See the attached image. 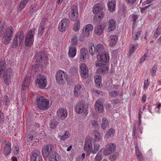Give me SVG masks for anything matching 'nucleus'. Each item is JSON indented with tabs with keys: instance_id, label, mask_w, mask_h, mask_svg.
<instances>
[{
	"instance_id": "obj_1",
	"label": "nucleus",
	"mask_w": 161,
	"mask_h": 161,
	"mask_svg": "<svg viewBox=\"0 0 161 161\" xmlns=\"http://www.w3.org/2000/svg\"><path fill=\"white\" fill-rule=\"evenodd\" d=\"M7 64L6 62L2 60L0 62V77H1L3 73V77L4 82L7 85H8L11 82V77L13 75V73L12 69L8 68L6 70Z\"/></svg>"
},
{
	"instance_id": "obj_2",
	"label": "nucleus",
	"mask_w": 161,
	"mask_h": 161,
	"mask_svg": "<svg viewBox=\"0 0 161 161\" xmlns=\"http://www.w3.org/2000/svg\"><path fill=\"white\" fill-rule=\"evenodd\" d=\"M105 6L104 3H100L96 4L92 8V12L94 14H96L93 18V22L95 24H96L98 22L97 17L100 19L102 20L104 15V11L105 10Z\"/></svg>"
},
{
	"instance_id": "obj_3",
	"label": "nucleus",
	"mask_w": 161,
	"mask_h": 161,
	"mask_svg": "<svg viewBox=\"0 0 161 161\" xmlns=\"http://www.w3.org/2000/svg\"><path fill=\"white\" fill-rule=\"evenodd\" d=\"M36 100L37 107L41 110H46L49 108L51 106V105L49 104V99L46 98L43 96H37Z\"/></svg>"
},
{
	"instance_id": "obj_4",
	"label": "nucleus",
	"mask_w": 161,
	"mask_h": 161,
	"mask_svg": "<svg viewBox=\"0 0 161 161\" xmlns=\"http://www.w3.org/2000/svg\"><path fill=\"white\" fill-rule=\"evenodd\" d=\"M14 28L12 26H10L5 30V32L4 33L2 39V42L5 44H8L13 37Z\"/></svg>"
},
{
	"instance_id": "obj_5",
	"label": "nucleus",
	"mask_w": 161,
	"mask_h": 161,
	"mask_svg": "<svg viewBox=\"0 0 161 161\" xmlns=\"http://www.w3.org/2000/svg\"><path fill=\"white\" fill-rule=\"evenodd\" d=\"M24 33L21 31L16 34L14 36L12 43V46L13 48H16L19 46L24 38Z\"/></svg>"
},
{
	"instance_id": "obj_6",
	"label": "nucleus",
	"mask_w": 161,
	"mask_h": 161,
	"mask_svg": "<svg viewBox=\"0 0 161 161\" xmlns=\"http://www.w3.org/2000/svg\"><path fill=\"white\" fill-rule=\"evenodd\" d=\"M35 31L36 29L33 28L28 31L25 41L26 46H29L32 44L34 41V37Z\"/></svg>"
},
{
	"instance_id": "obj_7",
	"label": "nucleus",
	"mask_w": 161,
	"mask_h": 161,
	"mask_svg": "<svg viewBox=\"0 0 161 161\" xmlns=\"http://www.w3.org/2000/svg\"><path fill=\"white\" fill-rule=\"evenodd\" d=\"M54 149V146L52 144H48L46 145L43 146L42 149V152L44 158H47L49 154L50 155L53 152V151Z\"/></svg>"
},
{
	"instance_id": "obj_8",
	"label": "nucleus",
	"mask_w": 161,
	"mask_h": 161,
	"mask_svg": "<svg viewBox=\"0 0 161 161\" xmlns=\"http://www.w3.org/2000/svg\"><path fill=\"white\" fill-rule=\"evenodd\" d=\"M67 77L66 73L61 70L58 71L56 74V80L57 82L59 84H63Z\"/></svg>"
},
{
	"instance_id": "obj_9",
	"label": "nucleus",
	"mask_w": 161,
	"mask_h": 161,
	"mask_svg": "<svg viewBox=\"0 0 161 161\" xmlns=\"http://www.w3.org/2000/svg\"><path fill=\"white\" fill-rule=\"evenodd\" d=\"M36 83L38 85L40 88H44L46 86L47 84L46 77L43 75H39L37 76Z\"/></svg>"
},
{
	"instance_id": "obj_10",
	"label": "nucleus",
	"mask_w": 161,
	"mask_h": 161,
	"mask_svg": "<svg viewBox=\"0 0 161 161\" xmlns=\"http://www.w3.org/2000/svg\"><path fill=\"white\" fill-rule=\"evenodd\" d=\"M69 20L68 18H65L62 20L59 24V30L61 32H65L69 26Z\"/></svg>"
},
{
	"instance_id": "obj_11",
	"label": "nucleus",
	"mask_w": 161,
	"mask_h": 161,
	"mask_svg": "<svg viewBox=\"0 0 161 161\" xmlns=\"http://www.w3.org/2000/svg\"><path fill=\"white\" fill-rule=\"evenodd\" d=\"M30 161H42V156L40 152L38 150L32 151L30 154Z\"/></svg>"
},
{
	"instance_id": "obj_12",
	"label": "nucleus",
	"mask_w": 161,
	"mask_h": 161,
	"mask_svg": "<svg viewBox=\"0 0 161 161\" xmlns=\"http://www.w3.org/2000/svg\"><path fill=\"white\" fill-rule=\"evenodd\" d=\"M70 19L73 21L77 20L78 14L77 7L75 5H73L71 8V10L69 11Z\"/></svg>"
},
{
	"instance_id": "obj_13",
	"label": "nucleus",
	"mask_w": 161,
	"mask_h": 161,
	"mask_svg": "<svg viewBox=\"0 0 161 161\" xmlns=\"http://www.w3.org/2000/svg\"><path fill=\"white\" fill-rule=\"evenodd\" d=\"M116 146L113 143L107 144L106 146V148L103 151V154L107 155L111 154L115 151Z\"/></svg>"
},
{
	"instance_id": "obj_14",
	"label": "nucleus",
	"mask_w": 161,
	"mask_h": 161,
	"mask_svg": "<svg viewBox=\"0 0 161 161\" xmlns=\"http://www.w3.org/2000/svg\"><path fill=\"white\" fill-rule=\"evenodd\" d=\"M47 57V53L41 52L38 53L37 55L36 56V58L37 62H39L40 64L42 65L43 62L45 63L46 61Z\"/></svg>"
},
{
	"instance_id": "obj_15",
	"label": "nucleus",
	"mask_w": 161,
	"mask_h": 161,
	"mask_svg": "<svg viewBox=\"0 0 161 161\" xmlns=\"http://www.w3.org/2000/svg\"><path fill=\"white\" fill-rule=\"evenodd\" d=\"M97 58L100 62L103 63V64H105L109 60V57L107 53L104 52L103 54H98Z\"/></svg>"
},
{
	"instance_id": "obj_16",
	"label": "nucleus",
	"mask_w": 161,
	"mask_h": 161,
	"mask_svg": "<svg viewBox=\"0 0 161 161\" xmlns=\"http://www.w3.org/2000/svg\"><path fill=\"white\" fill-rule=\"evenodd\" d=\"M80 75L83 78H86L88 76V68L85 64H82L80 66Z\"/></svg>"
},
{
	"instance_id": "obj_17",
	"label": "nucleus",
	"mask_w": 161,
	"mask_h": 161,
	"mask_svg": "<svg viewBox=\"0 0 161 161\" xmlns=\"http://www.w3.org/2000/svg\"><path fill=\"white\" fill-rule=\"evenodd\" d=\"M84 150L87 152L89 155L91 153H92V144L91 140L90 139H86L84 146Z\"/></svg>"
},
{
	"instance_id": "obj_18",
	"label": "nucleus",
	"mask_w": 161,
	"mask_h": 161,
	"mask_svg": "<svg viewBox=\"0 0 161 161\" xmlns=\"http://www.w3.org/2000/svg\"><path fill=\"white\" fill-rule=\"evenodd\" d=\"M75 111L78 114H81L84 112L86 113L87 110L84 108V105L82 103H77L75 107Z\"/></svg>"
},
{
	"instance_id": "obj_19",
	"label": "nucleus",
	"mask_w": 161,
	"mask_h": 161,
	"mask_svg": "<svg viewBox=\"0 0 161 161\" xmlns=\"http://www.w3.org/2000/svg\"><path fill=\"white\" fill-rule=\"evenodd\" d=\"M88 50L86 48L83 47L80 50V59L83 62H85L87 57Z\"/></svg>"
},
{
	"instance_id": "obj_20",
	"label": "nucleus",
	"mask_w": 161,
	"mask_h": 161,
	"mask_svg": "<svg viewBox=\"0 0 161 161\" xmlns=\"http://www.w3.org/2000/svg\"><path fill=\"white\" fill-rule=\"evenodd\" d=\"M93 29V26L91 24L86 25L83 29V34L84 36L88 37L90 35V32Z\"/></svg>"
},
{
	"instance_id": "obj_21",
	"label": "nucleus",
	"mask_w": 161,
	"mask_h": 161,
	"mask_svg": "<svg viewBox=\"0 0 161 161\" xmlns=\"http://www.w3.org/2000/svg\"><path fill=\"white\" fill-rule=\"evenodd\" d=\"M96 111L99 113H102L104 110L102 103L99 100H97L95 105Z\"/></svg>"
},
{
	"instance_id": "obj_22",
	"label": "nucleus",
	"mask_w": 161,
	"mask_h": 161,
	"mask_svg": "<svg viewBox=\"0 0 161 161\" xmlns=\"http://www.w3.org/2000/svg\"><path fill=\"white\" fill-rule=\"evenodd\" d=\"M107 31L110 32L114 31L116 28V21L113 19H110L108 22Z\"/></svg>"
},
{
	"instance_id": "obj_23",
	"label": "nucleus",
	"mask_w": 161,
	"mask_h": 161,
	"mask_svg": "<svg viewBox=\"0 0 161 161\" xmlns=\"http://www.w3.org/2000/svg\"><path fill=\"white\" fill-rule=\"evenodd\" d=\"M60 158L59 155L57 152H53L49 155V161H58Z\"/></svg>"
},
{
	"instance_id": "obj_24",
	"label": "nucleus",
	"mask_w": 161,
	"mask_h": 161,
	"mask_svg": "<svg viewBox=\"0 0 161 161\" xmlns=\"http://www.w3.org/2000/svg\"><path fill=\"white\" fill-rule=\"evenodd\" d=\"M58 116L61 119L65 118L67 115V113L66 110L61 108L59 109L57 112Z\"/></svg>"
},
{
	"instance_id": "obj_25",
	"label": "nucleus",
	"mask_w": 161,
	"mask_h": 161,
	"mask_svg": "<svg viewBox=\"0 0 161 161\" xmlns=\"http://www.w3.org/2000/svg\"><path fill=\"white\" fill-rule=\"evenodd\" d=\"M107 5L108 10L113 12L115 9L116 2L114 0H110L108 3Z\"/></svg>"
},
{
	"instance_id": "obj_26",
	"label": "nucleus",
	"mask_w": 161,
	"mask_h": 161,
	"mask_svg": "<svg viewBox=\"0 0 161 161\" xmlns=\"http://www.w3.org/2000/svg\"><path fill=\"white\" fill-rule=\"evenodd\" d=\"M96 54H103L105 52L103 46L101 44H98L95 46Z\"/></svg>"
},
{
	"instance_id": "obj_27",
	"label": "nucleus",
	"mask_w": 161,
	"mask_h": 161,
	"mask_svg": "<svg viewBox=\"0 0 161 161\" xmlns=\"http://www.w3.org/2000/svg\"><path fill=\"white\" fill-rule=\"evenodd\" d=\"M76 48L75 47L71 45L69 47L68 55L70 58H74L76 54Z\"/></svg>"
},
{
	"instance_id": "obj_28",
	"label": "nucleus",
	"mask_w": 161,
	"mask_h": 161,
	"mask_svg": "<svg viewBox=\"0 0 161 161\" xmlns=\"http://www.w3.org/2000/svg\"><path fill=\"white\" fill-rule=\"evenodd\" d=\"M104 28L99 23L96 25L95 27L94 33L97 36L101 35L103 32Z\"/></svg>"
},
{
	"instance_id": "obj_29",
	"label": "nucleus",
	"mask_w": 161,
	"mask_h": 161,
	"mask_svg": "<svg viewBox=\"0 0 161 161\" xmlns=\"http://www.w3.org/2000/svg\"><path fill=\"white\" fill-rule=\"evenodd\" d=\"M30 78L29 76H25L23 83L22 89L23 90H26L30 85Z\"/></svg>"
},
{
	"instance_id": "obj_30",
	"label": "nucleus",
	"mask_w": 161,
	"mask_h": 161,
	"mask_svg": "<svg viewBox=\"0 0 161 161\" xmlns=\"http://www.w3.org/2000/svg\"><path fill=\"white\" fill-rule=\"evenodd\" d=\"M109 45L111 47H113L116 44L118 40V37L116 35L110 36L109 38Z\"/></svg>"
},
{
	"instance_id": "obj_31",
	"label": "nucleus",
	"mask_w": 161,
	"mask_h": 161,
	"mask_svg": "<svg viewBox=\"0 0 161 161\" xmlns=\"http://www.w3.org/2000/svg\"><path fill=\"white\" fill-rule=\"evenodd\" d=\"M11 143L10 142H8L6 144V146L4 148V155L6 157L11 153Z\"/></svg>"
},
{
	"instance_id": "obj_32",
	"label": "nucleus",
	"mask_w": 161,
	"mask_h": 161,
	"mask_svg": "<svg viewBox=\"0 0 161 161\" xmlns=\"http://www.w3.org/2000/svg\"><path fill=\"white\" fill-rule=\"evenodd\" d=\"M37 133L33 130L30 131L28 136V140L29 142L32 141L37 137Z\"/></svg>"
},
{
	"instance_id": "obj_33",
	"label": "nucleus",
	"mask_w": 161,
	"mask_h": 161,
	"mask_svg": "<svg viewBox=\"0 0 161 161\" xmlns=\"http://www.w3.org/2000/svg\"><path fill=\"white\" fill-rule=\"evenodd\" d=\"M115 133V130L113 128H110L106 132L105 136V138H109L113 137Z\"/></svg>"
},
{
	"instance_id": "obj_34",
	"label": "nucleus",
	"mask_w": 161,
	"mask_h": 161,
	"mask_svg": "<svg viewBox=\"0 0 161 161\" xmlns=\"http://www.w3.org/2000/svg\"><path fill=\"white\" fill-rule=\"evenodd\" d=\"M101 128L103 130H105L109 127V124L108 120L106 118H104L102 119Z\"/></svg>"
},
{
	"instance_id": "obj_35",
	"label": "nucleus",
	"mask_w": 161,
	"mask_h": 161,
	"mask_svg": "<svg viewBox=\"0 0 161 161\" xmlns=\"http://www.w3.org/2000/svg\"><path fill=\"white\" fill-rule=\"evenodd\" d=\"M81 88V86L79 84H77L75 86L74 91L75 96L76 97H78L80 95V89Z\"/></svg>"
},
{
	"instance_id": "obj_36",
	"label": "nucleus",
	"mask_w": 161,
	"mask_h": 161,
	"mask_svg": "<svg viewBox=\"0 0 161 161\" xmlns=\"http://www.w3.org/2000/svg\"><path fill=\"white\" fill-rule=\"evenodd\" d=\"M58 124V122L54 118H53L51 120L49 123L50 128L51 129H54L56 128Z\"/></svg>"
},
{
	"instance_id": "obj_37",
	"label": "nucleus",
	"mask_w": 161,
	"mask_h": 161,
	"mask_svg": "<svg viewBox=\"0 0 161 161\" xmlns=\"http://www.w3.org/2000/svg\"><path fill=\"white\" fill-rule=\"evenodd\" d=\"M29 0H22L20 3L19 7L18 8V11L22 10L23 9Z\"/></svg>"
},
{
	"instance_id": "obj_38",
	"label": "nucleus",
	"mask_w": 161,
	"mask_h": 161,
	"mask_svg": "<svg viewBox=\"0 0 161 161\" xmlns=\"http://www.w3.org/2000/svg\"><path fill=\"white\" fill-rule=\"evenodd\" d=\"M70 136V134L68 132L65 131L64 135L62 136H59L58 137L60 138V140L62 141H64L66 139L69 138Z\"/></svg>"
},
{
	"instance_id": "obj_39",
	"label": "nucleus",
	"mask_w": 161,
	"mask_h": 161,
	"mask_svg": "<svg viewBox=\"0 0 161 161\" xmlns=\"http://www.w3.org/2000/svg\"><path fill=\"white\" fill-rule=\"evenodd\" d=\"M93 134L95 136L94 140L95 141H99L101 139L100 133L97 130H94Z\"/></svg>"
},
{
	"instance_id": "obj_40",
	"label": "nucleus",
	"mask_w": 161,
	"mask_h": 161,
	"mask_svg": "<svg viewBox=\"0 0 161 161\" xmlns=\"http://www.w3.org/2000/svg\"><path fill=\"white\" fill-rule=\"evenodd\" d=\"M95 50V46H94L93 44H91L89 45V51L90 54L92 56H93L94 53H96Z\"/></svg>"
},
{
	"instance_id": "obj_41",
	"label": "nucleus",
	"mask_w": 161,
	"mask_h": 161,
	"mask_svg": "<svg viewBox=\"0 0 161 161\" xmlns=\"http://www.w3.org/2000/svg\"><path fill=\"white\" fill-rule=\"evenodd\" d=\"M77 36L76 35H73L71 39V42L74 45H76L77 44Z\"/></svg>"
},
{
	"instance_id": "obj_42",
	"label": "nucleus",
	"mask_w": 161,
	"mask_h": 161,
	"mask_svg": "<svg viewBox=\"0 0 161 161\" xmlns=\"http://www.w3.org/2000/svg\"><path fill=\"white\" fill-rule=\"evenodd\" d=\"M38 9V7H37L36 5H32L31 6L30 12L31 15H33L34 14V13H35Z\"/></svg>"
},
{
	"instance_id": "obj_43",
	"label": "nucleus",
	"mask_w": 161,
	"mask_h": 161,
	"mask_svg": "<svg viewBox=\"0 0 161 161\" xmlns=\"http://www.w3.org/2000/svg\"><path fill=\"white\" fill-rule=\"evenodd\" d=\"M141 31H137L135 33H132V39L134 40H138L141 35Z\"/></svg>"
},
{
	"instance_id": "obj_44",
	"label": "nucleus",
	"mask_w": 161,
	"mask_h": 161,
	"mask_svg": "<svg viewBox=\"0 0 161 161\" xmlns=\"http://www.w3.org/2000/svg\"><path fill=\"white\" fill-rule=\"evenodd\" d=\"M80 26V23L79 20H77L75 23L73 27L74 31L75 32L79 31Z\"/></svg>"
},
{
	"instance_id": "obj_45",
	"label": "nucleus",
	"mask_w": 161,
	"mask_h": 161,
	"mask_svg": "<svg viewBox=\"0 0 161 161\" xmlns=\"http://www.w3.org/2000/svg\"><path fill=\"white\" fill-rule=\"evenodd\" d=\"M6 28V26L5 25L0 23V37L2 36L3 34V33Z\"/></svg>"
},
{
	"instance_id": "obj_46",
	"label": "nucleus",
	"mask_w": 161,
	"mask_h": 161,
	"mask_svg": "<svg viewBox=\"0 0 161 161\" xmlns=\"http://www.w3.org/2000/svg\"><path fill=\"white\" fill-rule=\"evenodd\" d=\"M78 69L77 67H73L70 68L69 70V73L71 75H76Z\"/></svg>"
},
{
	"instance_id": "obj_47",
	"label": "nucleus",
	"mask_w": 161,
	"mask_h": 161,
	"mask_svg": "<svg viewBox=\"0 0 161 161\" xmlns=\"http://www.w3.org/2000/svg\"><path fill=\"white\" fill-rule=\"evenodd\" d=\"M119 154L118 152H116L112 155H111L109 156V158L111 161H114L118 157Z\"/></svg>"
},
{
	"instance_id": "obj_48",
	"label": "nucleus",
	"mask_w": 161,
	"mask_h": 161,
	"mask_svg": "<svg viewBox=\"0 0 161 161\" xmlns=\"http://www.w3.org/2000/svg\"><path fill=\"white\" fill-rule=\"evenodd\" d=\"M100 145L98 143H95L94 145V149H92V153L93 154L96 153L99 148Z\"/></svg>"
},
{
	"instance_id": "obj_49",
	"label": "nucleus",
	"mask_w": 161,
	"mask_h": 161,
	"mask_svg": "<svg viewBox=\"0 0 161 161\" xmlns=\"http://www.w3.org/2000/svg\"><path fill=\"white\" fill-rule=\"evenodd\" d=\"M48 22V21L47 19H43L41 20L40 26L42 27L46 28V24Z\"/></svg>"
},
{
	"instance_id": "obj_50",
	"label": "nucleus",
	"mask_w": 161,
	"mask_h": 161,
	"mask_svg": "<svg viewBox=\"0 0 161 161\" xmlns=\"http://www.w3.org/2000/svg\"><path fill=\"white\" fill-rule=\"evenodd\" d=\"M161 32V29L159 27H158L156 29L155 32L154 33V37L156 39L158 36L159 35Z\"/></svg>"
},
{
	"instance_id": "obj_51",
	"label": "nucleus",
	"mask_w": 161,
	"mask_h": 161,
	"mask_svg": "<svg viewBox=\"0 0 161 161\" xmlns=\"http://www.w3.org/2000/svg\"><path fill=\"white\" fill-rule=\"evenodd\" d=\"M118 93H119V92L117 91H111L109 93V96L111 97H116L117 96Z\"/></svg>"
},
{
	"instance_id": "obj_52",
	"label": "nucleus",
	"mask_w": 161,
	"mask_h": 161,
	"mask_svg": "<svg viewBox=\"0 0 161 161\" xmlns=\"http://www.w3.org/2000/svg\"><path fill=\"white\" fill-rule=\"evenodd\" d=\"M138 46V44H136V45H133L132 46L130 47L129 50V54H130V55L132 54L135 51L136 49L135 47H137Z\"/></svg>"
},
{
	"instance_id": "obj_53",
	"label": "nucleus",
	"mask_w": 161,
	"mask_h": 161,
	"mask_svg": "<svg viewBox=\"0 0 161 161\" xmlns=\"http://www.w3.org/2000/svg\"><path fill=\"white\" fill-rule=\"evenodd\" d=\"M102 159L101 153V152H99L95 157V160L96 161H101Z\"/></svg>"
},
{
	"instance_id": "obj_54",
	"label": "nucleus",
	"mask_w": 161,
	"mask_h": 161,
	"mask_svg": "<svg viewBox=\"0 0 161 161\" xmlns=\"http://www.w3.org/2000/svg\"><path fill=\"white\" fill-rule=\"evenodd\" d=\"M9 100L8 97L7 96L5 95L4 96L3 98V103L5 105H7L9 103Z\"/></svg>"
},
{
	"instance_id": "obj_55",
	"label": "nucleus",
	"mask_w": 161,
	"mask_h": 161,
	"mask_svg": "<svg viewBox=\"0 0 161 161\" xmlns=\"http://www.w3.org/2000/svg\"><path fill=\"white\" fill-rule=\"evenodd\" d=\"M45 28L40 26L38 29V34L40 36H42L44 31Z\"/></svg>"
},
{
	"instance_id": "obj_56",
	"label": "nucleus",
	"mask_w": 161,
	"mask_h": 161,
	"mask_svg": "<svg viewBox=\"0 0 161 161\" xmlns=\"http://www.w3.org/2000/svg\"><path fill=\"white\" fill-rule=\"evenodd\" d=\"M157 70L156 66L154 65L151 70V74L152 75L154 76L156 73Z\"/></svg>"
},
{
	"instance_id": "obj_57",
	"label": "nucleus",
	"mask_w": 161,
	"mask_h": 161,
	"mask_svg": "<svg viewBox=\"0 0 161 161\" xmlns=\"http://www.w3.org/2000/svg\"><path fill=\"white\" fill-rule=\"evenodd\" d=\"M147 54L146 53H145L143 56H142L140 60V63H142L145 60L147 59Z\"/></svg>"
},
{
	"instance_id": "obj_58",
	"label": "nucleus",
	"mask_w": 161,
	"mask_h": 161,
	"mask_svg": "<svg viewBox=\"0 0 161 161\" xmlns=\"http://www.w3.org/2000/svg\"><path fill=\"white\" fill-rule=\"evenodd\" d=\"M136 125L135 124H134L133 130V133H132V136L134 137L136 135Z\"/></svg>"
},
{
	"instance_id": "obj_59",
	"label": "nucleus",
	"mask_w": 161,
	"mask_h": 161,
	"mask_svg": "<svg viewBox=\"0 0 161 161\" xmlns=\"http://www.w3.org/2000/svg\"><path fill=\"white\" fill-rule=\"evenodd\" d=\"M102 69H103V74H106L107 73L108 71V67L106 66L102 67Z\"/></svg>"
},
{
	"instance_id": "obj_60",
	"label": "nucleus",
	"mask_w": 161,
	"mask_h": 161,
	"mask_svg": "<svg viewBox=\"0 0 161 161\" xmlns=\"http://www.w3.org/2000/svg\"><path fill=\"white\" fill-rule=\"evenodd\" d=\"M92 126L94 127L95 128H97L98 126V123L95 120H93L92 121Z\"/></svg>"
},
{
	"instance_id": "obj_61",
	"label": "nucleus",
	"mask_w": 161,
	"mask_h": 161,
	"mask_svg": "<svg viewBox=\"0 0 161 161\" xmlns=\"http://www.w3.org/2000/svg\"><path fill=\"white\" fill-rule=\"evenodd\" d=\"M126 2L129 3L130 4H134L135 2H136V0H125Z\"/></svg>"
},
{
	"instance_id": "obj_62",
	"label": "nucleus",
	"mask_w": 161,
	"mask_h": 161,
	"mask_svg": "<svg viewBox=\"0 0 161 161\" xmlns=\"http://www.w3.org/2000/svg\"><path fill=\"white\" fill-rule=\"evenodd\" d=\"M149 82L148 80H147L146 81L144 82V87L145 89H147L149 85Z\"/></svg>"
},
{
	"instance_id": "obj_63",
	"label": "nucleus",
	"mask_w": 161,
	"mask_h": 161,
	"mask_svg": "<svg viewBox=\"0 0 161 161\" xmlns=\"http://www.w3.org/2000/svg\"><path fill=\"white\" fill-rule=\"evenodd\" d=\"M138 17L137 15H133L132 16V19L134 23H135V22L138 19Z\"/></svg>"
},
{
	"instance_id": "obj_64",
	"label": "nucleus",
	"mask_w": 161,
	"mask_h": 161,
	"mask_svg": "<svg viewBox=\"0 0 161 161\" xmlns=\"http://www.w3.org/2000/svg\"><path fill=\"white\" fill-rule=\"evenodd\" d=\"M19 148L17 147H15L14 149V153L16 154H17L19 152Z\"/></svg>"
}]
</instances>
